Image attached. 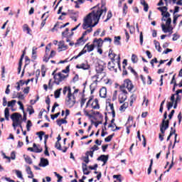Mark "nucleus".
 I'll return each mask as SVG.
<instances>
[{
  "label": "nucleus",
  "instance_id": "13",
  "mask_svg": "<svg viewBox=\"0 0 182 182\" xmlns=\"http://www.w3.org/2000/svg\"><path fill=\"white\" fill-rule=\"evenodd\" d=\"M25 50L23 51L22 55H21L19 62H18V75L21 74V70H22V61L23 60V58H25Z\"/></svg>",
  "mask_w": 182,
  "mask_h": 182
},
{
  "label": "nucleus",
  "instance_id": "36",
  "mask_svg": "<svg viewBox=\"0 0 182 182\" xmlns=\"http://www.w3.org/2000/svg\"><path fill=\"white\" fill-rule=\"evenodd\" d=\"M154 43L155 45L156 49H157L158 52H161V46H160V42L154 40Z\"/></svg>",
  "mask_w": 182,
  "mask_h": 182
},
{
  "label": "nucleus",
  "instance_id": "5",
  "mask_svg": "<svg viewBox=\"0 0 182 182\" xmlns=\"http://www.w3.org/2000/svg\"><path fill=\"white\" fill-rule=\"evenodd\" d=\"M65 105L68 106V107H73L75 105H76V97L75 95L67 96L65 100Z\"/></svg>",
  "mask_w": 182,
  "mask_h": 182
},
{
  "label": "nucleus",
  "instance_id": "30",
  "mask_svg": "<svg viewBox=\"0 0 182 182\" xmlns=\"http://www.w3.org/2000/svg\"><path fill=\"white\" fill-rule=\"evenodd\" d=\"M12 126H13L14 130H16V127H18H18H20V129H21V132H23V128L22 127V122L21 121H19L17 123H13Z\"/></svg>",
  "mask_w": 182,
  "mask_h": 182
},
{
  "label": "nucleus",
  "instance_id": "9",
  "mask_svg": "<svg viewBox=\"0 0 182 182\" xmlns=\"http://www.w3.org/2000/svg\"><path fill=\"white\" fill-rule=\"evenodd\" d=\"M75 68L76 69H82V70H90V65L87 62L77 65Z\"/></svg>",
  "mask_w": 182,
  "mask_h": 182
},
{
  "label": "nucleus",
  "instance_id": "51",
  "mask_svg": "<svg viewBox=\"0 0 182 182\" xmlns=\"http://www.w3.org/2000/svg\"><path fill=\"white\" fill-rule=\"evenodd\" d=\"M119 90L122 92V93H124V95H127V90H126V87H124V85L119 86Z\"/></svg>",
  "mask_w": 182,
  "mask_h": 182
},
{
  "label": "nucleus",
  "instance_id": "28",
  "mask_svg": "<svg viewBox=\"0 0 182 182\" xmlns=\"http://www.w3.org/2000/svg\"><path fill=\"white\" fill-rule=\"evenodd\" d=\"M95 111H93V109L90 110V112L87 111L86 109H83V112H84L85 116H86L87 117H89V119H92L93 117V115H92L90 114V112L93 113Z\"/></svg>",
  "mask_w": 182,
  "mask_h": 182
},
{
  "label": "nucleus",
  "instance_id": "31",
  "mask_svg": "<svg viewBox=\"0 0 182 182\" xmlns=\"http://www.w3.org/2000/svg\"><path fill=\"white\" fill-rule=\"evenodd\" d=\"M82 171L85 176L90 174V171H87V165L86 164H82Z\"/></svg>",
  "mask_w": 182,
  "mask_h": 182
},
{
  "label": "nucleus",
  "instance_id": "49",
  "mask_svg": "<svg viewBox=\"0 0 182 182\" xmlns=\"http://www.w3.org/2000/svg\"><path fill=\"white\" fill-rule=\"evenodd\" d=\"M113 14H112V11H109L107 16V19L104 21V22H107V21L112 19Z\"/></svg>",
  "mask_w": 182,
  "mask_h": 182
},
{
  "label": "nucleus",
  "instance_id": "57",
  "mask_svg": "<svg viewBox=\"0 0 182 182\" xmlns=\"http://www.w3.org/2000/svg\"><path fill=\"white\" fill-rule=\"evenodd\" d=\"M44 134H45V132L43 131H41L39 132H37V136H38V138L40 139V140H42Z\"/></svg>",
  "mask_w": 182,
  "mask_h": 182
},
{
  "label": "nucleus",
  "instance_id": "19",
  "mask_svg": "<svg viewBox=\"0 0 182 182\" xmlns=\"http://www.w3.org/2000/svg\"><path fill=\"white\" fill-rule=\"evenodd\" d=\"M38 166L40 167H46V166H49V161L45 158H41Z\"/></svg>",
  "mask_w": 182,
  "mask_h": 182
},
{
  "label": "nucleus",
  "instance_id": "20",
  "mask_svg": "<svg viewBox=\"0 0 182 182\" xmlns=\"http://www.w3.org/2000/svg\"><path fill=\"white\" fill-rule=\"evenodd\" d=\"M95 44H94V43L90 45L89 43H87L85 46V47H84L83 49H86V48H87L86 53H87V52L90 53V52H93V50H95Z\"/></svg>",
  "mask_w": 182,
  "mask_h": 182
},
{
  "label": "nucleus",
  "instance_id": "14",
  "mask_svg": "<svg viewBox=\"0 0 182 182\" xmlns=\"http://www.w3.org/2000/svg\"><path fill=\"white\" fill-rule=\"evenodd\" d=\"M103 39L102 38H95L92 41V43L95 45V46L97 48H102L103 46Z\"/></svg>",
  "mask_w": 182,
  "mask_h": 182
},
{
  "label": "nucleus",
  "instance_id": "12",
  "mask_svg": "<svg viewBox=\"0 0 182 182\" xmlns=\"http://www.w3.org/2000/svg\"><path fill=\"white\" fill-rule=\"evenodd\" d=\"M55 147L57 149V150H60V151H63V153H66L68 151V146H64V149H62V145L60 144V142L59 141H57L55 144Z\"/></svg>",
  "mask_w": 182,
  "mask_h": 182
},
{
  "label": "nucleus",
  "instance_id": "23",
  "mask_svg": "<svg viewBox=\"0 0 182 182\" xmlns=\"http://www.w3.org/2000/svg\"><path fill=\"white\" fill-rule=\"evenodd\" d=\"M173 134H175V141H174L173 146H176V143H177V134H176V129H173V131L170 132V134L168 136L166 141H168V140H170Z\"/></svg>",
  "mask_w": 182,
  "mask_h": 182
},
{
  "label": "nucleus",
  "instance_id": "60",
  "mask_svg": "<svg viewBox=\"0 0 182 182\" xmlns=\"http://www.w3.org/2000/svg\"><path fill=\"white\" fill-rule=\"evenodd\" d=\"M16 174L18 178H23L22 176V172L21 171L16 170Z\"/></svg>",
  "mask_w": 182,
  "mask_h": 182
},
{
  "label": "nucleus",
  "instance_id": "35",
  "mask_svg": "<svg viewBox=\"0 0 182 182\" xmlns=\"http://www.w3.org/2000/svg\"><path fill=\"white\" fill-rule=\"evenodd\" d=\"M26 172L28 174H29L28 178H33V173L32 172V170L31 169V166H27Z\"/></svg>",
  "mask_w": 182,
  "mask_h": 182
},
{
  "label": "nucleus",
  "instance_id": "59",
  "mask_svg": "<svg viewBox=\"0 0 182 182\" xmlns=\"http://www.w3.org/2000/svg\"><path fill=\"white\" fill-rule=\"evenodd\" d=\"M60 115V112H58L55 114H51L50 117H51L52 120H55V119H57V117H59Z\"/></svg>",
  "mask_w": 182,
  "mask_h": 182
},
{
  "label": "nucleus",
  "instance_id": "6",
  "mask_svg": "<svg viewBox=\"0 0 182 182\" xmlns=\"http://www.w3.org/2000/svg\"><path fill=\"white\" fill-rule=\"evenodd\" d=\"M122 86L126 87L129 92H132V90L134 89V85H133V82H132V80L129 79L124 80Z\"/></svg>",
  "mask_w": 182,
  "mask_h": 182
},
{
  "label": "nucleus",
  "instance_id": "11",
  "mask_svg": "<svg viewBox=\"0 0 182 182\" xmlns=\"http://www.w3.org/2000/svg\"><path fill=\"white\" fill-rule=\"evenodd\" d=\"M161 28H162V31H163V32H164V33H167V32H171L170 35H171V33H173V27L171 26H166V24L162 23Z\"/></svg>",
  "mask_w": 182,
  "mask_h": 182
},
{
  "label": "nucleus",
  "instance_id": "18",
  "mask_svg": "<svg viewBox=\"0 0 182 182\" xmlns=\"http://www.w3.org/2000/svg\"><path fill=\"white\" fill-rule=\"evenodd\" d=\"M91 107H92V109H94L95 110L100 109V105H99V100H97V98H95L92 102Z\"/></svg>",
  "mask_w": 182,
  "mask_h": 182
},
{
  "label": "nucleus",
  "instance_id": "29",
  "mask_svg": "<svg viewBox=\"0 0 182 182\" xmlns=\"http://www.w3.org/2000/svg\"><path fill=\"white\" fill-rule=\"evenodd\" d=\"M87 50L86 49H82L77 55H75L73 56L70 60H73V59H77V58H80V56H82V55H85V53H86Z\"/></svg>",
  "mask_w": 182,
  "mask_h": 182
},
{
  "label": "nucleus",
  "instance_id": "27",
  "mask_svg": "<svg viewBox=\"0 0 182 182\" xmlns=\"http://www.w3.org/2000/svg\"><path fill=\"white\" fill-rule=\"evenodd\" d=\"M23 32H26L28 35H31V32H32V30L31 28H29V26L28 24H24L23 26Z\"/></svg>",
  "mask_w": 182,
  "mask_h": 182
},
{
  "label": "nucleus",
  "instance_id": "48",
  "mask_svg": "<svg viewBox=\"0 0 182 182\" xmlns=\"http://www.w3.org/2000/svg\"><path fill=\"white\" fill-rule=\"evenodd\" d=\"M114 136V134L109 135L105 139V141H106V143H109V141H112V139H113Z\"/></svg>",
  "mask_w": 182,
  "mask_h": 182
},
{
  "label": "nucleus",
  "instance_id": "63",
  "mask_svg": "<svg viewBox=\"0 0 182 182\" xmlns=\"http://www.w3.org/2000/svg\"><path fill=\"white\" fill-rule=\"evenodd\" d=\"M104 82L105 83V85H109V86L112 85V80L107 78L105 80H104Z\"/></svg>",
  "mask_w": 182,
  "mask_h": 182
},
{
  "label": "nucleus",
  "instance_id": "46",
  "mask_svg": "<svg viewBox=\"0 0 182 182\" xmlns=\"http://www.w3.org/2000/svg\"><path fill=\"white\" fill-rule=\"evenodd\" d=\"M25 161L26 163H27V164H32V159L30 158L29 156H26L24 157Z\"/></svg>",
  "mask_w": 182,
  "mask_h": 182
},
{
  "label": "nucleus",
  "instance_id": "39",
  "mask_svg": "<svg viewBox=\"0 0 182 182\" xmlns=\"http://www.w3.org/2000/svg\"><path fill=\"white\" fill-rule=\"evenodd\" d=\"M62 90V88H60L58 90H56L54 92V96L55 99H59V97H60V91Z\"/></svg>",
  "mask_w": 182,
  "mask_h": 182
},
{
  "label": "nucleus",
  "instance_id": "41",
  "mask_svg": "<svg viewBox=\"0 0 182 182\" xmlns=\"http://www.w3.org/2000/svg\"><path fill=\"white\" fill-rule=\"evenodd\" d=\"M4 116H5L6 120L9 121V108H5Z\"/></svg>",
  "mask_w": 182,
  "mask_h": 182
},
{
  "label": "nucleus",
  "instance_id": "8",
  "mask_svg": "<svg viewBox=\"0 0 182 182\" xmlns=\"http://www.w3.org/2000/svg\"><path fill=\"white\" fill-rule=\"evenodd\" d=\"M94 153L95 152H93V151H87L85 152V156L82 157V160L84 163H85L86 164H88V163L90 161V160L89 159V156H90L91 157H93Z\"/></svg>",
  "mask_w": 182,
  "mask_h": 182
},
{
  "label": "nucleus",
  "instance_id": "44",
  "mask_svg": "<svg viewBox=\"0 0 182 182\" xmlns=\"http://www.w3.org/2000/svg\"><path fill=\"white\" fill-rule=\"evenodd\" d=\"M127 9H129V7L127 6V4H124L123 9H122V12H123L124 16H126V15L127 14Z\"/></svg>",
  "mask_w": 182,
  "mask_h": 182
},
{
  "label": "nucleus",
  "instance_id": "24",
  "mask_svg": "<svg viewBox=\"0 0 182 182\" xmlns=\"http://www.w3.org/2000/svg\"><path fill=\"white\" fill-rule=\"evenodd\" d=\"M116 56H117V55L113 53V50L109 49L108 57L109 58L112 62H115L116 59H114V58H116Z\"/></svg>",
  "mask_w": 182,
  "mask_h": 182
},
{
  "label": "nucleus",
  "instance_id": "40",
  "mask_svg": "<svg viewBox=\"0 0 182 182\" xmlns=\"http://www.w3.org/2000/svg\"><path fill=\"white\" fill-rule=\"evenodd\" d=\"M120 39H122V37H120V36H115L114 39V44L117 45V46H120L121 45Z\"/></svg>",
  "mask_w": 182,
  "mask_h": 182
},
{
  "label": "nucleus",
  "instance_id": "55",
  "mask_svg": "<svg viewBox=\"0 0 182 182\" xmlns=\"http://www.w3.org/2000/svg\"><path fill=\"white\" fill-rule=\"evenodd\" d=\"M151 167H153V159L150 160L149 167L148 168V174L151 173Z\"/></svg>",
  "mask_w": 182,
  "mask_h": 182
},
{
  "label": "nucleus",
  "instance_id": "32",
  "mask_svg": "<svg viewBox=\"0 0 182 182\" xmlns=\"http://www.w3.org/2000/svg\"><path fill=\"white\" fill-rule=\"evenodd\" d=\"M56 123L58 124V126H62V124H66L68 123V121L66 120V119H57L56 120Z\"/></svg>",
  "mask_w": 182,
  "mask_h": 182
},
{
  "label": "nucleus",
  "instance_id": "7",
  "mask_svg": "<svg viewBox=\"0 0 182 182\" xmlns=\"http://www.w3.org/2000/svg\"><path fill=\"white\" fill-rule=\"evenodd\" d=\"M107 110L109 114L112 113V117H116V112L114 111L113 103H111L110 102L107 103Z\"/></svg>",
  "mask_w": 182,
  "mask_h": 182
},
{
  "label": "nucleus",
  "instance_id": "2",
  "mask_svg": "<svg viewBox=\"0 0 182 182\" xmlns=\"http://www.w3.org/2000/svg\"><path fill=\"white\" fill-rule=\"evenodd\" d=\"M103 70H105V67H103V65H98V66L96 68V72L97 75L92 77V79L95 80L90 85L91 95H93V93H95V90H96V87H97V79H99V74L102 73Z\"/></svg>",
  "mask_w": 182,
  "mask_h": 182
},
{
  "label": "nucleus",
  "instance_id": "42",
  "mask_svg": "<svg viewBox=\"0 0 182 182\" xmlns=\"http://www.w3.org/2000/svg\"><path fill=\"white\" fill-rule=\"evenodd\" d=\"M27 111L28 112V114H33L35 113V109H33V107L32 105H28L27 107Z\"/></svg>",
  "mask_w": 182,
  "mask_h": 182
},
{
  "label": "nucleus",
  "instance_id": "21",
  "mask_svg": "<svg viewBox=\"0 0 182 182\" xmlns=\"http://www.w3.org/2000/svg\"><path fill=\"white\" fill-rule=\"evenodd\" d=\"M127 100V95L124 93H121L119 95V103H124Z\"/></svg>",
  "mask_w": 182,
  "mask_h": 182
},
{
  "label": "nucleus",
  "instance_id": "62",
  "mask_svg": "<svg viewBox=\"0 0 182 182\" xmlns=\"http://www.w3.org/2000/svg\"><path fill=\"white\" fill-rule=\"evenodd\" d=\"M79 80V75L75 74L74 77L73 78V83H76Z\"/></svg>",
  "mask_w": 182,
  "mask_h": 182
},
{
  "label": "nucleus",
  "instance_id": "26",
  "mask_svg": "<svg viewBox=\"0 0 182 182\" xmlns=\"http://www.w3.org/2000/svg\"><path fill=\"white\" fill-rule=\"evenodd\" d=\"M16 85H17V86H16V89L19 92V90H21V86H23V85H25V81H23V80H20L16 83Z\"/></svg>",
  "mask_w": 182,
  "mask_h": 182
},
{
  "label": "nucleus",
  "instance_id": "53",
  "mask_svg": "<svg viewBox=\"0 0 182 182\" xmlns=\"http://www.w3.org/2000/svg\"><path fill=\"white\" fill-rule=\"evenodd\" d=\"M62 73H69L70 72V65H68L65 70H63Z\"/></svg>",
  "mask_w": 182,
  "mask_h": 182
},
{
  "label": "nucleus",
  "instance_id": "52",
  "mask_svg": "<svg viewBox=\"0 0 182 182\" xmlns=\"http://www.w3.org/2000/svg\"><path fill=\"white\" fill-rule=\"evenodd\" d=\"M173 83L174 85V87H176V86H177V81H176V75H173L170 85H173Z\"/></svg>",
  "mask_w": 182,
  "mask_h": 182
},
{
  "label": "nucleus",
  "instance_id": "25",
  "mask_svg": "<svg viewBox=\"0 0 182 182\" xmlns=\"http://www.w3.org/2000/svg\"><path fill=\"white\" fill-rule=\"evenodd\" d=\"M84 38H83L81 36V37L77 40V42L75 43V46H77L79 45H83L84 43H86V40H85Z\"/></svg>",
  "mask_w": 182,
  "mask_h": 182
},
{
  "label": "nucleus",
  "instance_id": "17",
  "mask_svg": "<svg viewBox=\"0 0 182 182\" xmlns=\"http://www.w3.org/2000/svg\"><path fill=\"white\" fill-rule=\"evenodd\" d=\"M97 161H102L103 166L107 163V160H109V155H101L97 159Z\"/></svg>",
  "mask_w": 182,
  "mask_h": 182
},
{
  "label": "nucleus",
  "instance_id": "50",
  "mask_svg": "<svg viewBox=\"0 0 182 182\" xmlns=\"http://www.w3.org/2000/svg\"><path fill=\"white\" fill-rule=\"evenodd\" d=\"M15 103H16V100H12L11 101L8 102V107H14L15 106Z\"/></svg>",
  "mask_w": 182,
  "mask_h": 182
},
{
  "label": "nucleus",
  "instance_id": "43",
  "mask_svg": "<svg viewBox=\"0 0 182 182\" xmlns=\"http://www.w3.org/2000/svg\"><path fill=\"white\" fill-rule=\"evenodd\" d=\"M49 59H50L49 54L46 53L43 57V62H46V63H48V62H49Z\"/></svg>",
  "mask_w": 182,
  "mask_h": 182
},
{
  "label": "nucleus",
  "instance_id": "22",
  "mask_svg": "<svg viewBox=\"0 0 182 182\" xmlns=\"http://www.w3.org/2000/svg\"><path fill=\"white\" fill-rule=\"evenodd\" d=\"M107 68H108L109 70H112V71H114V72L117 71V68H116L114 62H112V61L110 62L109 61L108 63Z\"/></svg>",
  "mask_w": 182,
  "mask_h": 182
},
{
  "label": "nucleus",
  "instance_id": "15",
  "mask_svg": "<svg viewBox=\"0 0 182 182\" xmlns=\"http://www.w3.org/2000/svg\"><path fill=\"white\" fill-rule=\"evenodd\" d=\"M68 48V46L65 44L64 41H60L58 44V52H62L63 50H67Z\"/></svg>",
  "mask_w": 182,
  "mask_h": 182
},
{
  "label": "nucleus",
  "instance_id": "16",
  "mask_svg": "<svg viewBox=\"0 0 182 182\" xmlns=\"http://www.w3.org/2000/svg\"><path fill=\"white\" fill-rule=\"evenodd\" d=\"M100 96L102 99H106V97L107 96V89L106 88V87H102L100 90Z\"/></svg>",
  "mask_w": 182,
  "mask_h": 182
},
{
  "label": "nucleus",
  "instance_id": "58",
  "mask_svg": "<svg viewBox=\"0 0 182 182\" xmlns=\"http://www.w3.org/2000/svg\"><path fill=\"white\" fill-rule=\"evenodd\" d=\"M152 68H154V63H159V60H157L156 58H154V59H152L150 62Z\"/></svg>",
  "mask_w": 182,
  "mask_h": 182
},
{
  "label": "nucleus",
  "instance_id": "34",
  "mask_svg": "<svg viewBox=\"0 0 182 182\" xmlns=\"http://www.w3.org/2000/svg\"><path fill=\"white\" fill-rule=\"evenodd\" d=\"M33 147L34 149V153H42L43 151V149L38 148L35 143L33 144Z\"/></svg>",
  "mask_w": 182,
  "mask_h": 182
},
{
  "label": "nucleus",
  "instance_id": "3",
  "mask_svg": "<svg viewBox=\"0 0 182 182\" xmlns=\"http://www.w3.org/2000/svg\"><path fill=\"white\" fill-rule=\"evenodd\" d=\"M166 119H167V112H164V119L161 124H160V132L161 134H164L170 126V121L168 119L166 120Z\"/></svg>",
  "mask_w": 182,
  "mask_h": 182
},
{
  "label": "nucleus",
  "instance_id": "10",
  "mask_svg": "<svg viewBox=\"0 0 182 182\" xmlns=\"http://www.w3.org/2000/svg\"><path fill=\"white\" fill-rule=\"evenodd\" d=\"M22 117V114L18 113V112H16V113H13L11 115V119L13 122V123H18L19 121V119Z\"/></svg>",
  "mask_w": 182,
  "mask_h": 182
},
{
  "label": "nucleus",
  "instance_id": "4",
  "mask_svg": "<svg viewBox=\"0 0 182 182\" xmlns=\"http://www.w3.org/2000/svg\"><path fill=\"white\" fill-rule=\"evenodd\" d=\"M69 77V75H64L62 73H58L57 75H54V83L57 85H60L61 82L66 80Z\"/></svg>",
  "mask_w": 182,
  "mask_h": 182
},
{
  "label": "nucleus",
  "instance_id": "37",
  "mask_svg": "<svg viewBox=\"0 0 182 182\" xmlns=\"http://www.w3.org/2000/svg\"><path fill=\"white\" fill-rule=\"evenodd\" d=\"M36 50H38V48L36 47H33V50H32V59H33V60H36L37 55H36Z\"/></svg>",
  "mask_w": 182,
  "mask_h": 182
},
{
  "label": "nucleus",
  "instance_id": "33",
  "mask_svg": "<svg viewBox=\"0 0 182 182\" xmlns=\"http://www.w3.org/2000/svg\"><path fill=\"white\" fill-rule=\"evenodd\" d=\"M157 9L161 12V15H164L168 11L167 6L158 7Z\"/></svg>",
  "mask_w": 182,
  "mask_h": 182
},
{
  "label": "nucleus",
  "instance_id": "38",
  "mask_svg": "<svg viewBox=\"0 0 182 182\" xmlns=\"http://www.w3.org/2000/svg\"><path fill=\"white\" fill-rule=\"evenodd\" d=\"M129 107V102H124L120 107L119 110L121 112H124Z\"/></svg>",
  "mask_w": 182,
  "mask_h": 182
},
{
  "label": "nucleus",
  "instance_id": "54",
  "mask_svg": "<svg viewBox=\"0 0 182 182\" xmlns=\"http://www.w3.org/2000/svg\"><path fill=\"white\" fill-rule=\"evenodd\" d=\"M68 33H69V28H65V30L63 32H62L63 38H66V36H68Z\"/></svg>",
  "mask_w": 182,
  "mask_h": 182
},
{
  "label": "nucleus",
  "instance_id": "45",
  "mask_svg": "<svg viewBox=\"0 0 182 182\" xmlns=\"http://www.w3.org/2000/svg\"><path fill=\"white\" fill-rule=\"evenodd\" d=\"M132 62L133 63H137V61L139 60V58H137V55L135 54H132Z\"/></svg>",
  "mask_w": 182,
  "mask_h": 182
},
{
  "label": "nucleus",
  "instance_id": "47",
  "mask_svg": "<svg viewBox=\"0 0 182 182\" xmlns=\"http://www.w3.org/2000/svg\"><path fill=\"white\" fill-rule=\"evenodd\" d=\"M31 127H32V122L31 120H28L27 124H26L27 132H31Z\"/></svg>",
  "mask_w": 182,
  "mask_h": 182
},
{
  "label": "nucleus",
  "instance_id": "64",
  "mask_svg": "<svg viewBox=\"0 0 182 182\" xmlns=\"http://www.w3.org/2000/svg\"><path fill=\"white\" fill-rule=\"evenodd\" d=\"M173 105H174V102H168V104H167V109L170 110V109H171V107H173Z\"/></svg>",
  "mask_w": 182,
  "mask_h": 182
},
{
  "label": "nucleus",
  "instance_id": "56",
  "mask_svg": "<svg viewBox=\"0 0 182 182\" xmlns=\"http://www.w3.org/2000/svg\"><path fill=\"white\" fill-rule=\"evenodd\" d=\"M128 70H130V72L132 73H133V75H134V76H137V72H136V70H134V69H133L132 68V66H129L128 67Z\"/></svg>",
  "mask_w": 182,
  "mask_h": 182
},
{
  "label": "nucleus",
  "instance_id": "1",
  "mask_svg": "<svg viewBox=\"0 0 182 182\" xmlns=\"http://www.w3.org/2000/svg\"><path fill=\"white\" fill-rule=\"evenodd\" d=\"M94 10L88 14L83 19L82 29L86 30L82 34V36L85 38L87 33H90L93 31V28L95 25L99 23L100 17L103 14L107 12V9L105 4H102L101 9L94 7Z\"/></svg>",
  "mask_w": 182,
  "mask_h": 182
},
{
  "label": "nucleus",
  "instance_id": "61",
  "mask_svg": "<svg viewBox=\"0 0 182 182\" xmlns=\"http://www.w3.org/2000/svg\"><path fill=\"white\" fill-rule=\"evenodd\" d=\"M54 174L56 176V177L58 178V182H62V178H63V177L62 176H60L58 173L55 172Z\"/></svg>",
  "mask_w": 182,
  "mask_h": 182
}]
</instances>
